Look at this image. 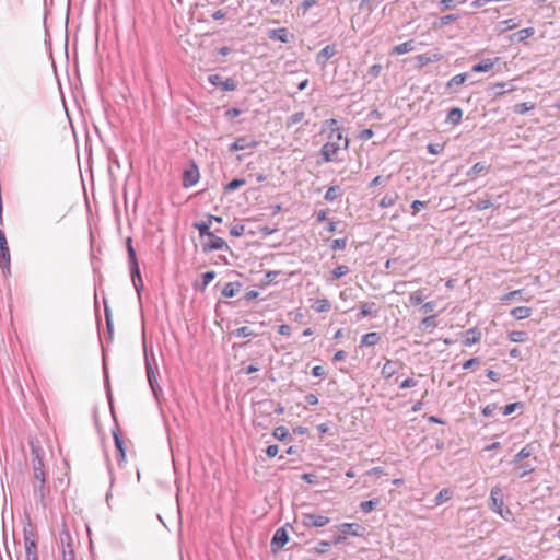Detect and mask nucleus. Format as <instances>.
<instances>
[{
	"label": "nucleus",
	"mask_w": 560,
	"mask_h": 560,
	"mask_svg": "<svg viewBox=\"0 0 560 560\" xmlns=\"http://www.w3.org/2000/svg\"><path fill=\"white\" fill-rule=\"evenodd\" d=\"M32 457L34 497L43 501L49 491L46 488L45 466L38 448L32 450Z\"/></svg>",
	"instance_id": "nucleus-1"
},
{
	"label": "nucleus",
	"mask_w": 560,
	"mask_h": 560,
	"mask_svg": "<svg viewBox=\"0 0 560 560\" xmlns=\"http://www.w3.org/2000/svg\"><path fill=\"white\" fill-rule=\"evenodd\" d=\"M143 354H144L148 383L150 385L153 396L155 397V399L159 400L160 395H162V388L160 387V385L158 383L159 369H158L155 361L154 360L151 361V359L149 358V355L147 353L145 346H143Z\"/></svg>",
	"instance_id": "nucleus-2"
},
{
	"label": "nucleus",
	"mask_w": 560,
	"mask_h": 560,
	"mask_svg": "<svg viewBox=\"0 0 560 560\" xmlns=\"http://www.w3.org/2000/svg\"><path fill=\"white\" fill-rule=\"evenodd\" d=\"M126 246H127L128 258H129V264H130L131 279H132L138 299L140 300V268H139V264L137 260L136 250L132 246L131 237H127Z\"/></svg>",
	"instance_id": "nucleus-3"
},
{
	"label": "nucleus",
	"mask_w": 560,
	"mask_h": 560,
	"mask_svg": "<svg viewBox=\"0 0 560 560\" xmlns=\"http://www.w3.org/2000/svg\"><path fill=\"white\" fill-rule=\"evenodd\" d=\"M11 256L5 233L0 229V268L3 273H10Z\"/></svg>",
	"instance_id": "nucleus-4"
},
{
	"label": "nucleus",
	"mask_w": 560,
	"mask_h": 560,
	"mask_svg": "<svg viewBox=\"0 0 560 560\" xmlns=\"http://www.w3.org/2000/svg\"><path fill=\"white\" fill-rule=\"evenodd\" d=\"M329 141H327L320 149V155L323 156L324 162H332L335 161V156L341 149V144H335L332 133L329 135Z\"/></svg>",
	"instance_id": "nucleus-5"
},
{
	"label": "nucleus",
	"mask_w": 560,
	"mask_h": 560,
	"mask_svg": "<svg viewBox=\"0 0 560 560\" xmlns=\"http://www.w3.org/2000/svg\"><path fill=\"white\" fill-rule=\"evenodd\" d=\"M490 509L500 514L502 517L503 515V492L502 489L499 486H495L491 489L490 492V502H489Z\"/></svg>",
	"instance_id": "nucleus-6"
},
{
	"label": "nucleus",
	"mask_w": 560,
	"mask_h": 560,
	"mask_svg": "<svg viewBox=\"0 0 560 560\" xmlns=\"http://www.w3.org/2000/svg\"><path fill=\"white\" fill-rule=\"evenodd\" d=\"M289 541V535L285 527L278 528L270 542V548L272 553H277L281 550L284 545Z\"/></svg>",
	"instance_id": "nucleus-7"
},
{
	"label": "nucleus",
	"mask_w": 560,
	"mask_h": 560,
	"mask_svg": "<svg viewBox=\"0 0 560 560\" xmlns=\"http://www.w3.org/2000/svg\"><path fill=\"white\" fill-rule=\"evenodd\" d=\"M329 523V518L324 515L311 513L303 514L302 524L304 527H323Z\"/></svg>",
	"instance_id": "nucleus-8"
},
{
	"label": "nucleus",
	"mask_w": 560,
	"mask_h": 560,
	"mask_svg": "<svg viewBox=\"0 0 560 560\" xmlns=\"http://www.w3.org/2000/svg\"><path fill=\"white\" fill-rule=\"evenodd\" d=\"M208 81L215 86H220L222 91H234L237 86L236 82L232 78L223 80L220 74H210Z\"/></svg>",
	"instance_id": "nucleus-9"
},
{
	"label": "nucleus",
	"mask_w": 560,
	"mask_h": 560,
	"mask_svg": "<svg viewBox=\"0 0 560 560\" xmlns=\"http://www.w3.org/2000/svg\"><path fill=\"white\" fill-rule=\"evenodd\" d=\"M208 237H209V242L205 243L202 245V249L205 253L212 252V250L229 249L226 242L223 238L217 236L214 233H212Z\"/></svg>",
	"instance_id": "nucleus-10"
},
{
	"label": "nucleus",
	"mask_w": 560,
	"mask_h": 560,
	"mask_svg": "<svg viewBox=\"0 0 560 560\" xmlns=\"http://www.w3.org/2000/svg\"><path fill=\"white\" fill-rule=\"evenodd\" d=\"M268 37L272 40H279L281 43H290L294 35L288 31L285 27L270 30L268 32Z\"/></svg>",
	"instance_id": "nucleus-11"
},
{
	"label": "nucleus",
	"mask_w": 560,
	"mask_h": 560,
	"mask_svg": "<svg viewBox=\"0 0 560 560\" xmlns=\"http://www.w3.org/2000/svg\"><path fill=\"white\" fill-rule=\"evenodd\" d=\"M24 542L26 551V560H38L36 552V542L32 538L31 532H24Z\"/></svg>",
	"instance_id": "nucleus-12"
},
{
	"label": "nucleus",
	"mask_w": 560,
	"mask_h": 560,
	"mask_svg": "<svg viewBox=\"0 0 560 560\" xmlns=\"http://www.w3.org/2000/svg\"><path fill=\"white\" fill-rule=\"evenodd\" d=\"M257 145H258V141H256V140L248 142L245 137H238L233 143L230 144L229 151L236 152V151L245 150L247 148H256Z\"/></svg>",
	"instance_id": "nucleus-13"
},
{
	"label": "nucleus",
	"mask_w": 560,
	"mask_h": 560,
	"mask_svg": "<svg viewBox=\"0 0 560 560\" xmlns=\"http://www.w3.org/2000/svg\"><path fill=\"white\" fill-rule=\"evenodd\" d=\"M416 61H417V67L420 69L424 66H427L428 63H431V62H438L440 60L443 59V55L440 54V52H434V54H423V55H418L416 56Z\"/></svg>",
	"instance_id": "nucleus-14"
},
{
	"label": "nucleus",
	"mask_w": 560,
	"mask_h": 560,
	"mask_svg": "<svg viewBox=\"0 0 560 560\" xmlns=\"http://www.w3.org/2000/svg\"><path fill=\"white\" fill-rule=\"evenodd\" d=\"M199 178V171L196 166L185 170L183 174V186L190 187L197 183Z\"/></svg>",
	"instance_id": "nucleus-15"
},
{
	"label": "nucleus",
	"mask_w": 560,
	"mask_h": 560,
	"mask_svg": "<svg viewBox=\"0 0 560 560\" xmlns=\"http://www.w3.org/2000/svg\"><path fill=\"white\" fill-rule=\"evenodd\" d=\"M492 95L495 97L502 96L508 92H512L514 86L509 82L494 83L489 86Z\"/></svg>",
	"instance_id": "nucleus-16"
},
{
	"label": "nucleus",
	"mask_w": 560,
	"mask_h": 560,
	"mask_svg": "<svg viewBox=\"0 0 560 560\" xmlns=\"http://www.w3.org/2000/svg\"><path fill=\"white\" fill-rule=\"evenodd\" d=\"M481 339V332L477 328H469L465 331V337L463 340V345L465 347H470Z\"/></svg>",
	"instance_id": "nucleus-17"
},
{
	"label": "nucleus",
	"mask_w": 560,
	"mask_h": 560,
	"mask_svg": "<svg viewBox=\"0 0 560 560\" xmlns=\"http://www.w3.org/2000/svg\"><path fill=\"white\" fill-rule=\"evenodd\" d=\"M337 528L343 535H352V536H361L362 533L360 530L363 529L359 524H355V523H342V524L338 525Z\"/></svg>",
	"instance_id": "nucleus-18"
},
{
	"label": "nucleus",
	"mask_w": 560,
	"mask_h": 560,
	"mask_svg": "<svg viewBox=\"0 0 560 560\" xmlns=\"http://www.w3.org/2000/svg\"><path fill=\"white\" fill-rule=\"evenodd\" d=\"M377 313V306L374 302H364L360 304V312L357 315V320H361L363 317Z\"/></svg>",
	"instance_id": "nucleus-19"
},
{
	"label": "nucleus",
	"mask_w": 560,
	"mask_h": 560,
	"mask_svg": "<svg viewBox=\"0 0 560 560\" xmlns=\"http://www.w3.org/2000/svg\"><path fill=\"white\" fill-rule=\"evenodd\" d=\"M336 46L335 45H327L325 46L316 56L317 63H325L328 59L334 57L336 55Z\"/></svg>",
	"instance_id": "nucleus-20"
},
{
	"label": "nucleus",
	"mask_w": 560,
	"mask_h": 560,
	"mask_svg": "<svg viewBox=\"0 0 560 560\" xmlns=\"http://www.w3.org/2000/svg\"><path fill=\"white\" fill-rule=\"evenodd\" d=\"M534 453V447L532 444H527L526 446H524L517 454L514 455L513 459H512V464H520L522 463L524 459L530 457Z\"/></svg>",
	"instance_id": "nucleus-21"
},
{
	"label": "nucleus",
	"mask_w": 560,
	"mask_h": 560,
	"mask_svg": "<svg viewBox=\"0 0 560 560\" xmlns=\"http://www.w3.org/2000/svg\"><path fill=\"white\" fill-rule=\"evenodd\" d=\"M511 316L515 319H525L532 315V308L528 306H517L511 310Z\"/></svg>",
	"instance_id": "nucleus-22"
},
{
	"label": "nucleus",
	"mask_w": 560,
	"mask_h": 560,
	"mask_svg": "<svg viewBox=\"0 0 560 560\" xmlns=\"http://www.w3.org/2000/svg\"><path fill=\"white\" fill-rule=\"evenodd\" d=\"M415 49V43L413 40H407L405 43H401L399 45H396L393 49H392V55H404V54H407V52H410Z\"/></svg>",
	"instance_id": "nucleus-23"
},
{
	"label": "nucleus",
	"mask_w": 560,
	"mask_h": 560,
	"mask_svg": "<svg viewBox=\"0 0 560 560\" xmlns=\"http://www.w3.org/2000/svg\"><path fill=\"white\" fill-rule=\"evenodd\" d=\"M497 60H498V58H495L494 60L493 59H483L480 62L474 65L471 70L474 72H487V71H490L493 68V66H494Z\"/></svg>",
	"instance_id": "nucleus-24"
},
{
	"label": "nucleus",
	"mask_w": 560,
	"mask_h": 560,
	"mask_svg": "<svg viewBox=\"0 0 560 560\" xmlns=\"http://www.w3.org/2000/svg\"><path fill=\"white\" fill-rule=\"evenodd\" d=\"M241 283L240 282H228L224 288L222 289L221 294L224 298H233L236 295V293L240 291Z\"/></svg>",
	"instance_id": "nucleus-25"
},
{
	"label": "nucleus",
	"mask_w": 560,
	"mask_h": 560,
	"mask_svg": "<svg viewBox=\"0 0 560 560\" xmlns=\"http://www.w3.org/2000/svg\"><path fill=\"white\" fill-rule=\"evenodd\" d=\"M463 117V110L459 107L452 108L446 117V122L458 125Z\"/></svg>",
	"instance_id": "nucleus-26"
},
{
	"label": "nucleus",
	"mask_w": 560,
	"mask_h": 560,
	"mask_svg": "<svg viewBox=\"0 0 560 560\" xmlns=\"http://www.w3.org/2000/svg\"><path fill=\"white\" fill-rule=\"evenodd\" d=\"M59 539L62 545V549L66 548V550L69 552L72 548V536L68 529H62L59 533Z\"/></svg>",
	"instance_id": "nucleus-27"
},
{
	"label": "nucleus",
	"mask_w": 560,
	"mask_h": 560,
	"mask_svg": "<svg viewBox=\"0 0 560 560\" xmlns=\"http://www.w3.org/2000/svg\"><path fill=\"white\" fill-rule=\"evenodd\" d=\"M381 340V336L377 332H368L361 339V346H375Z\"/></svg>",
	"instance_id": "nucleus-28"
},
{
	"label": "nucleus",
	"mask_w": 560,
	"mask_h": 560,
	"mask_svg": "<svg viewBox=\"0 0 560 560\" xmlns=\"http://www.w3.org/2000/svg\"><path fill=\"white\" fill-rule=\"evenodd\" d=\"M341 195H342V190H341L340 186L336 185V186H330L327 189L324 198L326 201L331 202V201L336 200L337 198H339Z\"/></svg>",
	"instance_id": "nucleus-29"
},
{
	"label": "nucleus",
	"mask_w": 560,
	"mask_h": 560,
	"mask_svg": "<svg viewBox=\"0 0 560 560\" xmlns=\"http://www.w3.org/2000/svg\"><path fill=\"white\" fill-rule=\"evenodd\" d=\"M453 497L452 490L448 488H443L435 497L434 502L435 505H441L444 502H447Z\"/></svg>",
	"instance_id": "nucleus-30"
},
{
	"label": "nucleus",
	"mask_w": 560,
	"mask_h": 560,
	"mask_svg": "<svg viewBox=\"0 0 560 560\" xmlns=\"http://www.w3.org/2000/svg\"><path fill=\"white\" fill-rule=\"evenodd\" d=\"M115 446L117 450V459L121 463L125 459V447L122 439L114 432Z\"/></svg>",
	"instance_id": "nucleus-31"
},
{
	"label": "nucleus",
	"mask_w": 560,
	"mask_h": 560,
	"mask_svg": "<svg viewBox=\"0 0 560 560\" xmlns=\"http://www.w3.org/2000/svg\"><path fill=\"white\" fill-rule=\"evenodd\" d=\"M304 117H305L304 112H296V113L292 114L285 120V128L287 129L292 128L294 125L301 122L304 119Z\"/></svg>",
	"instance_id": "nucleus-32"
},
{
	"label": "nucleus",
	"mask_w": 560,
	"mask_h": 560,
	"mask_svg": "<svg viewBox=\"0 0 560 560\" xmlns=\"http://www.w3.org/2000/svg\"><path fill=\"white\" fill-rule=\"evenodd\" d=\"M508 337L511 342H524L527 340L528 335L523 330H512L509 332Z\"/></svg>",
	"instance_id": "nucleus-33"
},
{
	"label": "nucleus",
	"mask_w": 560,
	"mask_h": 560,
	"mask_svg": "<svg viewBox=\"0 0 560 560\" xmlns=\"http://www.w3.org/2000/svg\"><path fill=\"white\" fill-rule=\"evenodd\" d=\"M535 107V104L534 103H528V102H523V103H517L513 106V112L515 114H521V115H524L526 114L527 112L534 109Z\"/></svg>",
	"instance_id": "nucleus-34"
},
{
	"label": "nucleus",
	"mask_w": 560,
	"mask_h": 560,
	"mask_svg": "<svg viewBox=\"0 0 560 560\" xmlns=\"http://www.w3.org/2000/svg\"><path fill=\"white\" fill-rule=\"evenodd\" d=\"M194 226L199 231V234L201 236H209L212 234V232L210 231V226H211V223L209 220L207 221H202V222H196L194 223Z\"/></svg>",
	"instance_id": "nucleus-35"
},
{
	"label": "nucleus",
	"mask_w": 560,
	"mask_h": 560,
	"mask_svg": "<svg viewBox=\"0 0 560 560\" xmlns=\"http://www.w3.org/2000/svg\"><path fill=\"white\" fill-rule=\"evenodd\" d=\"M330 307H331V304H330L329 300H327V299H319L313 305V308L317 313L328 312L330 310Z\"/></svg>",
	"instance_id": "nucleus-36"
},
{
	"label": "nucleus",
	"mask_w": 560,
	"mask_h": 560,
	"mask_svg": "<svg viewBox=\"0 0 560 560\" xmlns=\"http://www.w3.org/2000/svg\"><path fill=\"white\" fill-rule=\"evenodd\" d=\"M380 499L375 498L372 500L363 501L360 503V509L363 513H370L380 504Z\"/></svg>",
	"instance_id": "nucleus-37"
},
{
	"label": "nucleus",
	"mask_w": 560,
	"mask_h": 560,
	"mask_svg": "<svg viewBox=\"0 0 560 560\" xmlns=\"http://www.w3.org/2000/svg\"><path fill=\"white\" fill-rule=\"evenodd\" d=\"M468 73H459L454 75L447 83L446 88L452 89L455 85H462L466 82Z\"/></svg>",
	"instance_id": "nucleus-38"
},
{
	"label": "nucleus",
	"mask_w": 560,
	"mask_h": 560,
	"mask_svg": "<svg viewBox=\"0 0 560 560\" xmlns=\"http://www.w3.org/2000/svg\"><path fill=\"white\" fill-rule=\"evenodd\" d=\"M235 337L245 338V337H255L257 334L253 331L248 326H242L232 332Z\"/></svg>",
	"instance_id": "nucleus-39"
},
{
	"label": "nucleus",
	"mask_w": 560,
	"mask_h": 560,
	"mask_svg": "<svg viewBox=\"0 0 560 560\" xmlns=\"http://www.w3.org/2000/svg\"><path fill=\"white\" fill-rule=\"evenodd\" d=\"M398 199V195L395 194V195H385L381 200H380V207L381 208H389L392 206H394L396 203Z\"/></svg>",
	"instance_id": "nucleus-40"
},
{
	"label": "nucleus",
	"mask_w": 560,
	"mask_h": 560,
	"mask_svg": "<svg viewBox=\"0 0 560 560\" xmlns=\"http://www.w3.org/2000/svg\"><path fill=\"white\" fill-rule=\"evenodd\" d=\"M272 435L277 440L283 441L289 436V430L285 427L280 425V427L275 428Z\"/></svg>",
	"instance_id": "nucleus-41"
},
{
	"label": "nucleus",
	"mask_w": 560,
	"mask_h": 560,
	"mask_svg": "<svg viewBox=\"0 0 560 560\" xmlns=\"http://www.w3.org/2000/svg\"><path fill=\"white\" fill-rule=\"evenodd\" d=\"M487 168L488 167L486 166L485 163L478 162V163L474 164L472 167L467 172V176L471 177V176L478 175L481 172L486 171Z\"/></svg>",
	"instance_id": "nucleus-42"
},
{
	"label": "nucleus",
	"mask_w": 560,
	"mask_h": 560,
	"mask_svg": "<svg viewBox=\"0 0 560 560\" xmlns=\"http://www.w3.org/2000/svg\"><path fill=\"white\" fill-rule=\"evenodd\" d=\"M246 184V180L243 179V178H234L232 179L226 186H225V190L228 191H232V190H236L238 189L240 187L244 186Z\"/></svg>",
	"instance_id": "nucleus-43"
},
{
	"label": "nucleus",
	"mask_w": 560,
	"mask_h": 560,
	"mask_svg": "<svg viewBox=\"0 0 560 560\" xmlns=\"http://www.w3.org/2000/svg\"><path fill=\"white\" fill-rule=\"evenodd\" d=\"M280 271H268L264 279L261 280V285L262 287H267L269 284H271L272 282H275L276 278L279 276Z\"/></svg>",
	"instance_id": "nucleus-44"
},
{
	"label": "nucleus",
	"mask_w": 560,
	"mask_h": 560,
	"mask_svg": "<svg viewBox=\"0 0 560 560\" xmlns=\"http://www.w3.org/2000/svg\"><path fill=\"white\" fill-rule=\"evenodd\" d=\"M335 144H341V148L347 150L349 147V140L348 138H343L342 132L340 130H337V133L334 136Z\"/></svg>",
	"instance_id": "nucleus-45"
},
{
	"label": "nucleus",
	"mask_w": 560,
	"mask_h": 560,
	"mask_svg": "<svg viewBox=\"0 0 560 560\" xmlns=\"http://www.w3.org/2000/svg\"><path fill=\"white\" fill-rule=\"evenodd\" d=\"M349 267L346 265H339L332 270V278L339 279L349 272Z\"/></svg>",
	"instance_id": "nucleus-46"
},
{
	"label": "nucleus",
	"mask_w": 560,
	"mask_h": 560,
	"mask_svg": "<svg viewBox=\"0 0 560 560\" xmlns=\"http://www.w3.org/2000/svg\"><path fill=\"white\" fill-rule=\"evenodd\" d=\"M434 326H436V316L435 315L427 316L420 323V327L423 329H427L429 327H434Z\"/></svg>",
	"instance_id": "nucleus-47"
},
{
	"label": "nucleus",
	"mask_w": 560,
	"mask_h": 560,
	"mask_svg": "<svg viewBox=\"0 0 560 560\" xmlns=\"http://www.w3.org/2000/svg\"><path fill=\"white\" fill-rule=\"evenodd\" d=\"M395 373V369H394V362L392 361H387L383 369H382V375L385 377V378H389L393 374Z\"/></svg>",
	"instance_id": "nucleus-48"
},
{
	"label": "nucleus",
	"mask_w": 560,
	"mask_h": 560,
	"mask_svg": "<svg viewBox=\"0 0 560 560\" xmlns=\"http://www.w3.org/2000/svg\"><path fill=\"white\" fill-rule=\"evenodd\" d=\"M465 0H441L440 5L443 10L455 8L458 3H464Z\"/></svg>",
	"instance_id": "nucleus-49"
},
{
	"label": "nucleus",
	"mask_w": 560,
	"mask_h": 560,
	"mask_svg": "<svg viewBox=\"0 0 560 560\" xmlns=\"http://www.w3.org/2000/svg\"><path fill=\"white\" fill-rule=\"evenodd\" d=\"M523 407V404L522 402H512V404H509L506 405L503 409H502V415L503 416H509L511 413H513L517 408H522Z\"/></svg>",
	"instance_id": "nucleus-50"
},
{
	"label": "nucleus",
	"mask_w": 560,
	"mask_h": 560,
	"mask_svg": "<svg viewBox=\"0 0 560 560\" xmlns=\"http://www.w3.org/2000/svg\"><path fill=\"white\" fill-rule=\"evenodd\" d=\"M534 34H535V30L533 27L523 28V30L518 31V33H517L518 40L520 42L525 40L526 38L533 36Z\"/></svg>",
	"instance_id": "nucleus-51"
},
{
	"label": "nucleus",
	"mask_w": 560,
	"mask_h": 560,
	"mask_svg": "<svg viewBox=\"0 0 560 560\" xmlns=\"http://www.w3.org/2000/svg\"><path fill=\"white\" fill-rule=\"evenodd\" d=\"M347 246V238H336L332 241L331 249L334 252L336 250H342Z\"/></svg>",
	"instance_id": "nucleus-52"
},
{
	"label": "nucleus",
	"mask_w": 560,
	"mask_h": 560,
	"mask_svg": "<svg viewBox=\"0 0 560 560\" xmlns=\"http://www.w3.org/2000/svg\"><path fill=\"white\" fill-rule=\"evenodd\" d=\"M329 548H330V542L326 541V540H322L315 547V552L323 555V553H326L329 550Z\"/></svg>",
	"instance_id": "nucleus-53"
},
{
	"label": "nucleus",
	"mask_w": 560,
	"mask_h": 560,
	"mask_svg": "<svg viewBox=\"0 0 560 560\" xmlns=\"http://www.w3.org/2000/svg\"><path fill=\"white\" fill-rule=\"evenodd\" d=\"M215 278L213 270L207 271L202 275V290Z\"/></svg>",
	"instance_id": "nucleus-54"
},
{
	"label": "nucleus",
	"mask_w": 560,
	"mask_h": 560,
	"mask_svg": "<svg viewBox=\"0 0 560 560\" xmlns=\"http://www.w3.org/2000/svg\"><path fill=\"white\" fill-rule=\"evenodd\" d=\"M245 226L243 224H235L231 228L230 234L234 237H240L244 234Z\"/></svg>",
	"instance_id": "nucleus-55"
},
{
	"label": "nucleus",
	"mask_w": 560,
	"mask_h": 560,
	"mask_svg": "<svg viewBox=\"0 0 560 560\" xmlns=\"http://www.w3.org/2000/svg\"><path fill=\"white\" fill-rule=\"evenodd\" d=\"M521 468L523 469L522 472L518 474L520 478H524L528 474L533 472L535 470V466H533L530 463H524Z\"/></svg>",
	"instance_id": "nucleus-56"
},
{
	"label": "nucleus",
	"mask_w": 560,
	"mask_h": 560,
	"mask_svg": "<svg viewBox=\"0 0 560 560\" xmlns=\"http://www.w3.org/2000/svg\"><path fill=\"white\" fill-rule=\"evenodd\" d=\"M497 409H499L497 404H489L482 409V413L486 417H493Z\"/></svg>",
	"instance_id": "nucleus-57"
},
{
	"label": "nucleus",
	"mask_w": 560,
	"mask_h": 560,
	"mask_svg": "<svg viewBox=\"0 0 560 560\" xmlns=\"http://www.w3.org/2000/svg\"><path fill=\"white\" fill-rule=\"evenodd\" d=\"M457 19H458V15H456V14H448V15H444V16H442V18L440 19V24H439V26H440V27H443V26H445V25L450 24L451 22L456 21Z\"/></svg>",
	"instance_id": "nucleus-58"
},
{
	"label": "nucleus",
	"mask_w": 560,
	"mask_h": 560,
	"mask_svg": "<svg viewBox=\"0 0 560 560\" xmlns=\"http://www.w3.org/2000/svg\"><path fill=\"white\" fill-rule=\"evenodd\" d=\"M522 294V290H515V291H511L506 294H504L502 298H501V301L502 302H505V303H509L510 301L514 300L516 296L521 295Z\"/></svg>",
	"instance_id": "nucleus-59"
},
{
	"label": "nucleus",
	"mask_w": 560,
	"mask_h": 560,
	"mask_svg": "<svg viewBox=\"0 0 560 560\" xmlns=\"http://www.w3.org/2000/svg\"><path fill=\"white\" fill-rule=\"evenodd\" d=\"M374 136V132L372 129L368 128V129H363L360 131L358 138L360 140H363V141H368L370 140L372 137Z\"/></svg>",
	"instance_id": "nucleus-60"
},
{
	"label": "nucleus",
	"mask_w": 560,
	"mask_h": 560,
	"mask_svg": "<svg viewBox=\"0 0 560 560\" xmlns=\"http://www.w3.org/2000/svg\"><path fill=\"white\" fill-rule=\"evenodd\" d=\"M493 203L491 202V200L489 199H482V200H479L477 203H476V209L478 211H481V210H486L490 207H492Z\"/></svg>",
	"instance_id": "nucleus-61"
},
{
	"label": "nucleus",
	"mask_w": 560,
	"mask_h": 560,
	"mask_svg": "<svg viewBox=\"0 0 560 560\" xmlns=\"http://www.w3.org/2000/svg\"><path fill=\"white\" fill-rule=\"evenodd\" d=\"M302 480L310 485H315L317 482V476L315 474L305 472L302 475Z\"/></svg>",
	"instance_id": "nucleus-62"
},
{
	"label": "nucleus",
	"mask_w": 560,
	"mask_h": 560,
	"mask_svg": "<svg viewBox=\"0 0 560 560\" xmlns=\"http://www.w3.org/2000/svg\"><path fill=\"white\" fill-rule=\"evenodd\" d=\"M418 384V382L415 378L408 377L405 381L401 382L399 387L401 389L415 387Z\"/></svg>",
	"instance_id": "nucleus-63"
},
{
	"label": "nucleus",
	"mask_w": 560,
	"mask_h": 560,
	"mask_svg": "<svg viewBox=\"0 0 560 560\" xmlns=\"http://www.w3.org/2000/svg\"><path fill=\"white\" fill-rule=\"evenodd\" d=\"M434 308H435V303L433 301H429L421 306V311L423 314H429V313L433 312Z\"/></svg>",
	"instance_id": "nucleus-64"
}]
</instances>
